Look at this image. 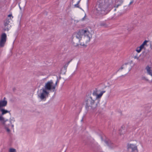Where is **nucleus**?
<instances>
[{"label": "nucleus", "mask_w": 152, "mask_h": 152, "mask_svg": "<svg viewBox=\"0 0 152 152\" xmlns=\"http://www.w3.org/2000/svg\"><path fill=\"white\" fill-rule=\"evenodd\" d=\"M122 0H98L94 10L96 15H104L105 10L108 7H118L123 3Z\"/></svg>", "instance_id": "obj_1"}, {"label": "nucleus", "mask_w": 152, "mask_h": 152, "mask_svg": "<svg viewBox=\"0 0 152 152\" xmlns=\"http://www.w3.org/2000/svg\"><path fill=\"white\" fill-rule=\"evenodd\" d=\"M72 37L73 39H77L80 45L85 46L91 38L92 35L88 29H82L74 33Z\"/></svg>", "instance_id": "obj_2"}, {"label": "nucleus", "mask_w": 152, "mask_h": 152, "mask_svg": "<svg viewBox=\"0 0 152 152\" xmlns=\"http://www.w3.org/2000/svg\"><path fill=\"white\" fill-rule=\"evenodd\" d=\"M86 110L88 112H92L95 111L99 105V102H96L92 99L91 96L88 97L84 102Z\"/></svg>", "instance_id": "obj_3"}, {"label": "nucleus", "mask_w": 152, "mask_h": 152, "mask_svg": "<svg viewBox=\"0 0 152 152\" xmlns=\"http://www.w3.org/2000/svg\"><path fill=\"white\" fill-rule=\"evenodd\" d=\"M58 82V79L56 82L55 84H53V82L52 80H50L48 81L45 84V89L46 90H52L53 91H54L56 88V86L57 85Z\"/></svg>", "instance_id": "obj_4"}, {"label": "nucleus", "mask_w": 152, "mask_h": 152, "mask_svg": "<svg viewBox=\"0 0 152 152\" xmlns=\"http://www.w3.org/2000/svg\"><path fill=\"white\" fill-rule=\"evenodd\" d=\"M7 113H10V111L4 108L0 109V122L3 124L5 125V123L8 122V120H5L3 115Z\"/></svg>", "instance_id": "obj_5"}, {"label": "nucleus", "mask_w": 152, "mask_h": 152, "mask_svg": "<svg viewBox=\"0 0 152 152\" xmlns=\"http://www.w3.org/2000/svg\"><path fill=\"white\" fill-rule=\"evenodd\" d=\"M49 92L44 88H42L40 90V92L38 94V97L41 99H43L48 96Z\"/></svg>", "instance_id": "obj_6"}, {"label": "nucleus", "mask_w": 152, "mask_h": 152, "mask_svg": "<svg viewBox=\"0 0 152 152\" xmlns=\"http://www.w3.org/2000/svg\"><path fill=\"white\" fill-rule=\"evenodd\" d=\"M127 149L130 152H138L137 146L132 144H128L127 145Z\"/></svg>", "instance_id": "obj_7"}, {"label": "nucleus", "mask_w": 152, "mask_h": 152, "mask_svg": "<svg viewBox=\"0 0 152 152\" xmlns=\"http://www.w3.org/2000/svg\"><path fill=\"white\" fill-rule=\"evenodd\" d=\"M7 35L5 33H3L1 36L0 40V47H3L6 41Z\"/></svg>", "instance_id": "obj_8"}, {"label": "nucleus", "mask_w": 152, "mask_h": 152, "mask_svg": "<svg viewBox=\"0 0 152 152\" xmlns=\"http://www.w3.org/2000/svg\"><path fill=\"white\" fill-rule=\"evenodd\" d=\"M104 142L110 148L113 149L116 147V145L112 142L110 140H105L104 141Z\"/></svg>", "instance_id": "obj_9"}, {"label": "nucleus", "mask_w": 152, "mask_h": 152, "mask_svg": "<svg viewBox=\"0 0 152 152\" xmlns=\"http://www.w3.org/2000/svg\"><path fill=\"white\" fill-rule=\"evenodd\" d=\"M7 104V101L6 98L4 97L3 100H0V109L6 106Z\"/></svg>", "instance_id": "obj_10"}, {"label": "nucleus", "mask_w": 152, "mask_h": 152, "mask_svg": "<svg viewBox=\"0 0 152 152\" xmlns=\"http://www.w3.org/2000/svg\"><path fill=\"white\" fill-rule=\"evenodd\" d=\"M10 20L9 19L7 18L4 21V26L5 27V28L4 30L5 31L6 30L8 31L9 30L8 28L7 27H6V26L8 25H9V24L10 22Z\"/></svg>", "instance_id": "obj_11"}, {"label": "nucleus", "mask_w": 152, "mask_h": 152, "mask_svg": "<svg viewBox=\"0 0 152 152\" xmlns=\"http://www.w3.org/2000/svg\"><path fill=\"white\" fill-rule=\"evenodd\" d=\"M148 74L152 76V70L149 67H147L146 68Z\"/></svg>", "instance_id": "obj_12"}, {"label": "nucleus", "mask_w": 152, "mask_h": 152, "mask_svg": "<svg viewBox=\"0 0 152 152\" xmlns=\"http://www.w3.org/2000/svg\"><path fill=\"white\" fill-rule=\"evenodd\" d=\"M105 91H102L99 94H97L96 96V99H99L101 97L102 95L105 92Z\"/></svg>", "instance_id": "obj_13"}, {"label": "nucleus", "mask_w": 152, "mask_h": 152, "mask_svg": "<svg viewBox=\"0 0 152 152\" xmlns=\"http://www.w3.org/2000/svg\"><path fill=\"white\" fill-rule=\"evenodd\" d=\"M125 129H124V127H122L119 130L120 133L121 134H123L125 132Z\"/></svg>", "instance_id": "obj_14"}, {"label": "nucleus", "mask_w": 152, "mask_h": 152, "mask_svg": "<svg viewBox=\"0 0 152 152\" xmlns=\"http://www.w3.org/2000/svg\"><path fill=\"white\" fill-rule=\"evenodd\" d=\"M71 61V60L68 61L67 63H66L64 65V69H65V70H66V69H67V68L68 66L69 63H70V62Z\"/></svg>", "instance_id": "obj_15"}, {"label": "nucleus", "mask_w": 152, "mask_h": 152, "mask_svg": "<svg viewBox=\"0 0 152 152\" xmlns=\"http://www.w3.org/2000/svg\"><path fill=\"white\" fill-rule=\"evenodd\" d=\"M10 121L11 124H12L15 121V119L14 117H11L10 118Z\"/></svg>", "instance_id": "obj_16"}, {"label": "nucleus", "mask_w": 152, "mask_h": 152, "mask_svg": "<svg viewBox=\"0 0 152 152\" xmlns=\"http://www.w3.org/2000/svg\"><path fill=\"white\" fill-rule=\"evenodd\" d=\"M97 90H96V89L95 90H94V91L93 93L92 94L94 96H96L97 95Z\"/></svg>", "instance_id": "obj_17"}, {"label": "nucleus", "mask_w": 152, "mask_h": 152, "mask_svg": "<svg viewBox=\"0 0 152 152\" xmlns=\"http://www.w3.org/2000/svg\"><path fill=\"white\" fill-rule=\"evenodd\" d=\"M7 123H5L6 124L5 125L4 124V126H6L5 127V129L8 132V133H9L10 132V129L7 127V126H8L7 125Z\"/></svg>", "instance_id": "obj_18"}, {"label": "nucleus", "mask_w": 152, "mask_h": 152, "mask_svg": "<svg viewBox=\"0 0 152 152\" xmlns=\"http://www.w3.org/2000/svg\"><path fill=\"white\" fill-rule=\"evenodd\" d=\"M142 49L140 48V47H137V49H136V51L138 53H140L141 51V50Z\"/></svg>", "instance_id": "obj_19"}, {"label": "nucleus", "mask_w": 152, "mask_h": 152, "mask_svg": "<svg viewBox=\"0 0 152 152\" xmlns=\"http://www.w3.org/2000/svg\"><path fill=\"white\" fill-rule=\"evenodd\" d=\"M10 152H16L15 149L13 148H10L9 150Z\"/></svg>", "instance_id": "obj_20"}, {"label": "nucleus", "mask_w": 152, "mask_h": 152, "mask_svg": "<svg viewBox=\"0 0 152 152\" xmlns=\"http://www.w3.org/2000/svg\"><path fill=\"white\" fill-rule=\"evenodd\" d=\"M74 7L75 8H80L79 6V4L77 3L76 4H75L74 6Z\"/></svg>", "instance_id": "obj_21"}, {"label": "nucleus", "mask_w": 152, "mask_h": 152, "mask_svg": "<svg viewBox=\"0 0 152 152\" xmlns=\"http://www.w3.org/2000/svg\"><path fill=\"white\" fill-rule=\"evenodd\" d=\"M105 25V23L103 22H101L99 23V25L101 26H104Z\"/></svg>", "instance_id": "obj_22"}, {"label": "nucleus", "mask_w": 152, "mask_h": 152, "mask_svg": "<svg viewBox=\"0 0 152 152\" xmlns=\"http://www.w3.org/2000/svg\"><path fill=\"white\" fill-rule=\"evenodd\" d=\"M8 17L9 18V19L10 20L11 19V17H12V18H13V17L12 16V14H10L8 15Z\"/></svg>", "instance_id": "obj_23"}, {"label": "nucleus", "mask_w": 152, "mask_h": 152, "mask_svg": "<svg viewBox=\"0 0 152 152\" xmlns=\"http://www.w3.org/2000/svg\"><path fill=\"white\" fill-rule=\"evenodd\" d=\"M124 65H122L121 67L120 68L118 69V70L116 72H118V71H119V70H122V69H123L124 68Z\"/></svg>", "instance_id": "obj_24"}, {"label": "nucleus", "mask_w": 152, "mask_h": 152, "mask_svg": "<svg viewBox=\"0 0 152 152\" xmlns=\"http://www.w3.org/2000/svg\"><path fill=\"white\" fill-rule=\"evenodd\" d=\"M148 42V41L145 40L142 43V44L145 45L146 44V43Z\"/></svg>", "instance_id": "obj_25"}, {"label": "nucleus", "mask_w": 152, "mask_h": 152, "mask_svg": "<svg viewBox=\"0 0 152 152\" xmlns=\"http://www.w3.org/2000/svg\"><path fill=\"white\" fill-rule=\"evenodd\" d=\"M142 79L145 80H148V79H147L146 77H142Z\"/></svg>", "instance_id": "obj_26"}, {"label": "nucleus", "mask_w": 152, "mask_h": 152, "mask_svg": "<svg viewBox=\"0 0 152 152\" xmlns=\"http://www.w3.org/2000/svg\"><path fill=\"white\" fill-rule=\"evenodd\" d=\"M144 45L142 44L139 47L142 50L144 48Z\"/></svg>", "instance_id": "obj_27"}, {"label": "nucleus", "mask_w": 152, "mask_h": 152, "mask_svg": "<svg viewBox=\"0 0 152 152\" xmlns=\"http://www.w3.org/2000/svg\"><path fill=\"white\" fill-rule=\"evenodd\" d=\"M11 126L12 128H13L14 127V125L12 124L11 125Z\"/></svg>", "instance_id": "obj_28"}, {"label": "nucleus", "mask_w": 152, "mask_h": 152, "mask_svg": "<svg viewBox=\"0 0 152 152\" xmlns=\"http://www.w3.org/2000/svg\"><path fill=\"white\" fill-rule=\"evenodd\" d=\"M81 0H79L77 2V3L79 4Z\"/></svg>", "instance_id": "obj_29"}, {"label": "nucleus", "mask_w": 152, "mask_h": 152, "mask_svg": "<svg viewBox=\"0 0 152 152\" xmlns=\"http://www.w3.org/2000/svg\"><path fill=\"white\" fill-rule=\"evenodd\" d=\"M133 2L132 1H131L130 2V3H129V4H131Z\"/></svg>", "instance_id": "obj_30"}, {"label": "nucleus", "mask_w": 152, "mask_h": 152, "mask_svg": "<svg viewBox=\"0 0 152 152\" xmlns=\"http://www.w3.org/2000/svg\"><path fill=\"white\" fill-rule=\"evenodd\" d=\"M101 139L102 140H103V138H102V137H101Z\"/></svg>", "instance_id": "obj_31"}, {"label": "nucleus", "mask_w": 152, "mask_h": 152, "mask_svg": "<svg viewBox=\"0 0 152 152\" xmlns=\"http://www.w3.org/2000/svg\"><path fill=\"white\" fill-rule=\"evenodd\" d=\"M99 101H99L98 100V101ZM97 102H98V101H97Z\"/></svg>", "instance_id": "obj_32"}, {"label": "nucleus", "mask_w": 152, "mask_h": 152, "mask_svg": "<svg viewBox=\"0 0 152 152\" xmlns=\"http://www.w3.org/2000/svg\"><path fill=\"white\" fill-rule=\"evenodd\" d=\"M137 58V57H136V56H135V57H134V58Z\"/></svg>", "instance_id": "obj_33"}]
</instances>
